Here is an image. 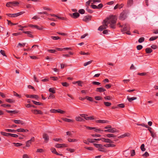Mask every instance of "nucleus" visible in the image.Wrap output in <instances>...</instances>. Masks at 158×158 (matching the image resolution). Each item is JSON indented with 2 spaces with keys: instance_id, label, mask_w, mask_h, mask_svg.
I'll return each mask as SVG.
<instances>
[{
  "instance_id": "obj_1",
  "label": "nucleus",
  "mask_w": 158,
  "mask_h": 158,
  "mask_svg": "<svg viewBox=\"0 0 158 158\" xmlns=\"http://www.w3.org/2000/svg\"><path fill=\"white\" fill-rule=\"evenodd\" d=\"M106 19H108L107 23L108 24H110V27L113 29H115V24L117 19V17L115 15H111Z\"/></svg>"
},
{
  "instance_id": "obj_2",
  "label": "nucleus",
  "mask_w": 158,
  "mask_h": 158,
  "mask_svg": "<svg viewBox=\"0 0 158 158\" xmlns=\"http://www.w3.org/2000/svg\"><path fill=\"white\" fill-rule=\"evenodd\" d=\"M108 20V19H106L103 22V25L100 26L98 28V30L102 31L103 30L106 28L108 27V24L107 23Z\"/></svg>"
},
{
  "instance_id": "obj_3",
  "label": "nucleus",
  "mask_w": 158,
  "mask_h": 158,
  "mask_svg": "<svg viewBox=\"0 0 158 158\" xmlns=\"http://www.w3.org/2000/svg\"><path fill=\"white\" fill-rule=\"evenodd\" d=\"M94 145L96 148L98 149V150L101 152H106L105 149L103 148V146L101 144L94 143Z\"/></svg>"
},
{
  "instance_id": "obj_4",
  "label": "nucleus",
  "mask_w": 158,
  "mask_h": 158,
  "mask_svg": "<svg viewBox=\"0 0 158 158\" xmlns=\"http://www.w3.org/2000/svg\"><path fill=\"white\" fill-rule=\"evenodd\" d=\"M19 4V3L17 2H9L6 3V6L8 7H12V6H15Z\"/></svg>"
},
{
  "instance_id": "obj_5",
  "label": "nucleus",
  "mask_w": 158,
  "mask_h": 158,
  "mask_svg": "<svg viewBox=\"0 0 158 158\" xmlns=\"http://www.w3.org/2000/svg\"><path fill=\"white\" fill-rule=\"evenodd\" d=\"M127 16L126 13L124 11H123L120 14L119 19L122 20H125Z\"/></svg>"
},
{
  "instance_id": "obj_6",
  "label": "nucleus",
  "mask_w": 158,
  "mask_h": 158,
  "mask_svg": "<svg viewBox=\"0 0 158 158\" xmlns=\"http://www.w3.org/2000/svg\"><path fill=\"white\" fill-rule=\"evenodd\" d=\"M122 27V29H121V31L123 32L129 30V27L126 24H123Z\"/></svg>"
},
{
  "instance_id": "obj_7",
  "label": "nucleus",
  "mask_w": 158,
  "mask_h": 158,
  "mask_svg": "<svg viewBox=\"0 0 158 158\" xmlns=\"http://www.w3.org/2000/svg\"><path fill=\"white\" fill-rule=\"evenodd\" d=\"M80 115L82 117H84L86 120L94 119L93 116L87 117V114H80Z\"/></svg>"
},
{
  "instance_id": "obj_8",
  "label": "nucleus",
  "mask_w": 158,
  "mask_h": 158,
  "mask_svg": "<svg viewBox=\"0 0 158 158\" xmlns=\"http://www.w3.org/2000/svg\"><path fill=\"white\" fill-rule=\"evenodd\" d=\"M55 146L57 148H60L66 147L67 145L65 144H57Z\"/></svg>"
},
{
  "instance_id": "obj_9",
  "label": "nucleus",
  "mask_w": 158,
  "mask_h": 158,
  "mask_svg": "<svg viewBox=\"0 0 158 158\" xmlns=\"http://www.w3.org/2000/svg\"><path fill=\"white\" fill-rule=\"evenodd\" d=\"M43 137L44 139V142L46 143H47L49 140L48 135L46 133H44L43 135Z\"/></svg>"
},
{
  "instance_id": "obj_10",
  "label": "nucleus",
  "mask_w": 158,
  "mask_h": 158,
  "mask_svg": "<svg viewBox=\"0 0 158 158\" xmlns=\"http://www.w3.org/2000/svg\"><path fill=\"white\" fill-rule=\"evenodd\" d=\"M91 18V16H86L84 17L83 20L87 22L90 20Z\"/></svg>"
},
{
  "instance_id": "obj_11",
  "label": "nucleus",
  "mask_w": 158,
  "mask_h": 158,
  "mask_svg": "<svg viewBox=\"0 0 158 158\" xmlns=\"http://www.w3.org/2000/svg\"><path fill=\"white\" fill-rule=\"evenodd\" d=\"M31 111L33 113L35 114H42V113L40 110H31Z\"/></svg>"
},
{
  "instance_id": "obj_12",
  "label": "nucleus",
  "mask_w": 158,
  "mask_h": 158,
  "mask_svg": "<svg viewBox=\"0 0 158 158\" xmlns=\"http://www.w3.org/2000/svg\"><path fill=\"white\" fill-rule=\"evenodd\" d=\"M26 96L27 98H34L35 99H37L39 97L38 95H29L28 94L26 95Z\"/></svg>"
},
{
  "instance_id": "obj_13",
  "label": "nucleus",
  "mask_w": 158,
  "mask_h": 158,
  "mask_svg": "<svg viewBox=\"0 0 158 158\" xmlns=\"http://www.w3.org/2000/svg\"><path fill=\"white\" fill-rule=\"evenodd\" d=\"M51 152L54 153L56 154V155H60L62 156V154H60L58 153L56 151V149L54 148H51Z\"/></svg>"
},
{
  "instance_id": "obj_14",
  "label": "nucleus",
  "mask_w": 158,
  "mask_h": 158,
  "mask_svg": "<svg viewBox=\"0 0 158 158\" xmlns=\"http://www.w3.org/2000/svg\"><path fill=\"white\" fill-rule=\"evenodd\" d=\"M105 91L106 90L102 87L97 88L96 89V91L100 92H103Z\"/></svg>"
},
{
  "instance_id": "obj_15",
  "label": "nucleus",
  "mask_w": 158,
  "mask_h": 158,
  "mask_svg": "<svg viewBox=\"0 0 158 158\" xmlns=\"http://www.w3.org/2000/svg\"><path fill=\"white\" fill-rule=\"evenodd\" d=\"M101 139H88L87 140L90 143H93L95 142L96 141V140L99 141V140H101Z\"/></svg>"
},
{
  "instance_id": "obj_16",
  "label": "nucleus",
  "mask_w": 158,
  "mask_h": 158,
  "mask_svg": "<svg viewBox=\"0 0 158 158\" xmlns=\"http://www.w3.org/2000/svg\"><path fill=\"white\" fill-rule=\"evenodd\" d=\"M133 3V0H128L127 6L128 7H130L131 6Z\"/></svg>"
},
{
  "instance_id": "obj_17",
  "label": "nucleus",
  "mask_w": 158,
  "mask_h": 158,
  "mask_svg": "<svg viewBox=\"0 0 158 158\" xmlns=\"http://www.w3.org/2000/svg\"><path fill=\"white\" fill-rule=\"evenodd\" d=\"M123 4H121L120 5H119L118 4H117L114 7V9H116L117 8H119V9H120L123 7Z\"/></svg>"
},
{
  "instance_id": "obj_18",
  "label": "nucleus",
  "mask_w": 158,
  "mask_h": 158,
  "mask_svg": "<svg viewBox=\"0 0 158 158\" xmlns=\"http://www.w3.org/2000/svg\"><path fill=\"white\" fill-rule=\"evenodd\" d=\"M18 132H26L28 131V130H25L23 128H19L16 131Z\"/></svg>"
},
{
  "instance_id": "obj_19",
  "label": "nucleus",
  "mask_w": 158,
  "mask_h": 158,
  "mask_svg": "<svg viewBox=\"0 0 158 158\" xmlns=\"http://www.w3.org/2000/svg\"><path fill=\"white\" fill-rule=\"evenodd\" d=\"M80 15L77 12H75L73 13L72 17L75 19L78 18Z\"/></svg>"
},
{
  "instance_id": "obj_20",
  "label": "nucleus",
  "mask_w": 158,
  "mask_h": 158,
  "mask_svg": "<svg viewBox=\"0 0 158 158\" xmlns=\"http://www.w3.org/2000/svg\"><path fill=\"white\" fill-rule=\"evenodd\" d=\"M16 124H24V123L23 121L21 120H14L13 121Z\"/></svg>"
},
{
  "instance_id": "obj_21",
  "label": "nucleus",
  "mask_w": 158,
  "mask_h": 158,
  "mask_svg": "<svg viewBox=\"0 0 158 158\" xmlns=\"http://www.w3.org/2000/svg\"><path fill=\"white\" fill-rule=\"evenodd\" d=\"M127 99L129 102H131L132 101L135 100L137 99V98L136 97H133L132 98H130L129 96H128Z\"/></svg>"
},
{
  "instance_id": "obj_22",
  "label": "nucleus",
  "mask_w": 158,
  "mask_h": 158,
  "mask_svg": "<svg viewBox=\"0 0 158 158\" xmlns=\"http://www.w3.org/2000/svg\"><path fill=\"white\" fill-rule=\"evenodd\" d=\"M130 135V134L128 133H125L124 134L121 135L118 137V138H123L126 136H128Z\"/></svg>"
},
{
  "instance_id": "obj_23",
  "label": "nucleus",
  "mask_w": 158,
  "mask_h": 158,
  "mask_svg": "<svg viewBox=\"0 0 158 158\" xmlns=\"http://www.w3.org/2000/svg\"><path fill=\"white\" fill-rule=\"evenodd\" d=\"M75 119L77 121L79 122H81L84 120L83 118L79 116L76 117Z\"/></svg>"
},
{
  "instance_id": "obj_24",
  "label": "nucleus",
  "mask_w": 158,
  "mask_h": 158,
  "mask_svg": "<svg viewBox=\"0 0 158 158\" xmlns=\"http://www.w3.org/2000/svg\"><path fill=\"white\" fill-rule=\"evenodd\" d=\"M97 123H108V121L107 120H98L96 121Z\"/></svg>"
},
{
  "instance_id": "obj_25",
  "label": "nucleus",
  "mask_w": 158,
  "mask_h": 158,
  "mask_svg": "<svg viewBox=\"0 0 158 158\" xmlns=\"http://www.w3.org/2000/svg\"><path fill=\"white\" fill-rule=\"evenodd\" d=\"M117 131L116 130V129L114 128H112L109 129V132L114 133L115 132H117Z\"/></svg>"
},
{
  "instance_id": "obj_26",
  "label": "nucleus",
  "mask_w": 158,
  "mask_h": 158,
  "mask_svg": "<svg viewBox=\"0 0 158 158\" xmlns=\"http://www.w3.org/2000/svg\"><path fill=\"white\" fill-rule=\"evenodd\" d=\"M62 119L65 122H73V120L67 118H62Z\"/></svg>"
},
{
  "instance_id": "obj_27",
  "label": "nucleus",
  "mask_w": 158,
  "mask_h": 158,
  "mask_svg": "<svg viewBox=\"0 0 158 158\" xmlns=\"http://www.w3.org/2000/svg\"><path fill=\"white\" fill-rule=\"evenodd\" d=\"M145 51L147 53H150L152 52V50L149 48H147L145 49Z\"/></svg>"
},
{
  "instance_id": "obj_28",
  "label": "nucleus",
  "mask_w": 158,
  "mask_h": 158,
  "mask_svg": "<svg viewBox=\"0 0 158 158\" xmlns=\"http://www.w3.org/2000/svg\"><path fill=\"white\" fill-rule=\"evenodd\" d=\"M23 33L25 34H27L29 35V36L32 38L33 36L31 35V31H24Z\"/></svg>"
},
{
  "instance_id": "obj_29",
  "label": "nucleus",
  "mask_w": 158,
  "mask_h": 158,
  "mask_svg": "<svg viewBox=\"0 0 158 158\" xmlns=\"http://www.w3.org/2000/svg\"><path fill=\"white\" fill-rule=\"evenodd\" d=\"M68 140L69 142H77V140L76 139H71L70 138H68Z\"/></svg>"
},
{
  "instance_id": "obj_30",
  "label": "nucleus",
  "mask_w": 158,
  "mask_h": 158,
  "mask_svg": "<svg viewBox=\"0 0 158 158\" xmlns=\"http://www.w3.org/2000/svg\"><path fill=\"white\" fill-rule=\"evenodd\" d=\"M1 134L5 136H10V133H7L5 132H1Z\"/></svg>"
},
{
  "instance_id": "obj_31",
  "label": "nucleus",
  "mask_w": 158,
  "mask_h": 158,
  "mask_svg": "<svg viewBox=\"0 0 158 158\" xmlns=\"http://www.w3.org/2000/svg\"><path fill=\"white\" fill-rule=\"evenodd\" d=\"M93 61L91 60L89 61L88 62H86L83 65L84 66H86L90 64L91 63H92Z\"/></svg>"
},
{
  "instance_id": "obj_32",
  "label": "nucleus",
  "mask_w": 158,
  "mask_h": 158,
  "mask_svg": "<svg viewBox=\"0 0 158 158\" xmlns=\"http://www.w3.org/2000/svg\"><path fill=\"white\" fill-rule=\"evenodd\" d=\"M5 131H6L11 132H15L16 130L9 129H5Z\"/></svg>"
},
{
  "instance_id": "obj_33",
  "label": "nucleus",
  "mask_w": 158,
  "mask_h": 158,
  "mask_svg": "<svg viewBox=\"0 0 158 158\" xmlns=\"http://www.w3.org/2000/svg\"><path fill=\"white\" fill-rule=\"evenodd\" d=\"M106 136L107 137H108V138H111V137L114 138L116 136L115 135H113V134H107Z\"/></svg>"
},
{
  "instance_id": "obj_34",
  "label": "nucleus",
  "mask_w": 158,
  "mask_h": 158,
  "mask_svg": "<svg viewBox=\"0 0 158 158\" xmlns=\"http://www.w3.org/2000/svg\"><path fill=\"white\" fill-rule=\"evenodd\" d=\"M6 112L9 113L15 114L18 113V112L15 110H6Z\"/></svg>"
},
{
  "instance_id": "obj_35",
  "label": "nucleus",
  "mask_w": 158,
  "mask_h": 158,
  "mask_svg": "<svg viewBox=\"0 0 158 158\" xmlns=\"http://www.w3.org/2000/svg\"><path fill=\"white\" fill-rule=\"evenodd\" d=\"M144 144H143L140 147V148L142 151H144L146 150V149L144 148Z\"/></svg>"
},
{
  "instance_id": "obj_36",
  "label": "nucleus",
  "mask_w": 158,
  "mask_h": 158,
  "mask_svg": "<svg viewBox=\"0 0 158 158\" xmlns=\"http://www.w3.org/2000/svg\"><path fill=\"white\" fill-rule=\"evenodd\" d=\"M144 38L143 37H141L139 38L138 40V42L140 43H142L144 41Z\"/></svg>"
},
{
  "instance_id": "obj_37",
  "label": "nucleus",
  "mask_w": 158,
  "mask_h": 158,
  "mask_svg": "<svg viewBox=\"0 0 158 158\" xmlns=\"http://www.w3.org/2000/svg\"><path fill=\"white\" fill-rule=\"evenodd\" d=\"M6 102L9 103H13L15 102V100L10 99H6Z\"/></svg>"
},
{
  "instance_id": "obj_38",
  "label": "nucleus",
  "mask_w": 158,
  "mask_h": 158,
  "mask_svg": "<svg viewBox=\"0 0 158 158\" xmlns=\"http://www.w3.org/2000/svg\"><path fill=\"white\" fill-rule=\"evenodd\" d=\"M49 91L53 94L55 93V91L53 88H51L49 89Z\"/></svg>"
},
{
  "instance_id": "obj_39",
  "label": "nucleus",
  "mask_w": 158,
  "mask_h": 158,
  "mask_svg": "<svg viewBox=\"0 0 158 158\" xmlns=\"http://www.w3.org/2000/svg\"><path fill=\"white\" fill-rule=\"evenodd\" d=\"M104 103L105 105L106 106H109L111 105V103L109 102H104Z\"/></svg>"
},
{
  "instance_id": "obj_40",
  "label": "nucleus",
  "mask_w": 158,
  "mask_h": 158,
  "mask_svg": "<svg viewBox=\"0 0 158 158\" xmlns=\"http://www.w3.org/2000/svg\"><path fill=\"white\" fill-rule=\"evenodd\" d=\"M31 141L28 140L26 143V145L27 147H29L30 146V145L31 143Z\"/></svg>"
},
{
  "instance_id": "obj_41",
  "label": "nucleus",
  "mask_w": 158,
  "mask_h": 158,
  "mask_svg": "<svg viewBox=\"0 0 158 158\" xmlns=\"http://www.w3.org/2000/svg\"><path fill=\"white\" fill-rule=\"evenodd\" d=\"M26 44V43H23V44L19 43L18 44V45L17 46V47L19 48V46H20V47H22V46L24 47V46H25Z\"/></svg>"
},
{
  "instance_id": "obj_42",
  "label": "nucleus",
  "mask_w": 158,
  "mask_h": 158,
  "mask_svg": "<svg viewBox=\"0 0 158 158\" xmlns=\"http://www.w3.org/2000/svg\"><path fill=\"white\" fill-rule=\"evenodd\" d=\"M32 102L36 105H41L42 104L40 102H37L35 101L32 100Z\"/></svg>"
},
{
  "instance_id": "obj_43",
  "label": "nucleus",
  "mask_w": 158,
  "mask_h": 158,
  "mask_svg": "<svg viewBox=\"0 0 158 158\" xmlns=\"http://www.w3.org/2000/svg\"><path fill=\"white\" fill-rule=\"evenodd\" d=\"M6 15L10 17H15V14H7Z\"/></svg>"
},
{
  "instance_id": "obj_44",
  "label": "nucleus",
  "mask_w": 158,
  "mask_h": 158,
  "mask_svg": "<svg viewBox=\"0 0 158 158\" xmlns=\"http://www.w3.org/2000/svg\"><path fill=\"white\" fill-rule=\"evenodd\" d=\"M105 142L107 143H113V142L109 139H106Z\"/></svg>"
},
{
  "instance_id": "obj_45",
  "label": "nucleus",
  "mask_w": 158,
  "mask_h": 158,
  "mask_svg": "<svg viewBox=\"0 0 158 158\" xmlns=\"http://www.w3.org/2000/svg\"><path fill=\"white\" fill-rule=\"evenodd\" d=\"M157 37H158L157 36L152 37L150 38L149 40H150V41L154 40L156 39L157 38Z\"/></svg>"
},
{
  "instance_id": "obj_46",
  "label": "nucleus",
  "mask_w": 158,
  "mask_h": 158,
  "mask_svg": "<svg viewBox=\"0 0 158 158\" xmlns=\"http://www.w3.org/2000/svg\"><path fill=\"white\" fill-rule=\"evenodd\" d=\"M62 85L64 86L67 87L69 85V84L67 82H62L61 83Z\"/></svg>"
},
{
  "instance_id": "obj_47",
  "label": "nucleus",
  "mask_w": 158,
  "mask_h": 158,
  "mask_svg": "<svg viewBox=\"0 0 158 158\" xmlns=\"http://www.w3.org/2000/svg\"><path fill=\"white\" fill-rule=\"evenodd\" d=\"M51 38L54 40H57L59 39L60 38L58 36H51Z\"/></svg>"
},
{
  "instance_id": "obj_48",
  "label": "nucleus",
  "mask_w": 158,
  "mask_h": 158,
  "mask_svg": "<svg viewBox=\"0 0 158 158\" xmlns=\"http://www.w3.org/2000/svg\"><path fill=\"white\" fill-rule=\"evenodd\" d=\"M13 144L15 145V146L16 147H19L20 146L22 145V144L19 143H13Z\"/></svg>"
},
{
  "instance_id": "obj_49",
  "label": "nucleus",
  "mask_w": 158,
  "mask_h": 158,
  "mask_svg": "<svg viewBox=\"0 0 158 158\" xmlns=\"http://www.w3.org/2000/svg\"><path fill=\"white\" fill-rule=\"evenodd\" d=\"M85 99H86L87 100L90 101H93V98H92L88 96H86L85 97Z\"/></svg>"
},
{
  "instance_id": "obj_50",
  "label": "nucleus",
  "mask_w": 158,
  "mask_h": 158,
  "mask_svg": "<svg viewBox=\"0 0 158 158\" xmlns=\"http://www.w3.org/2000/svg\"><path fill=\"white\" fill-rule=\"evenodd\" d=\"M92 2V0H89V1L87 2L86 3V6L88 7V6L89 5L90 2Z\"/></svg>"
},
{
  "instance_id": "obj_51",
  "label": "nucleus",
  "mask_w": 158,
  "mask_h": 158,
  "mask_svg": "<svg viewBox=\"0 0 158 158\" xmlns=\"http://www.w3.org/2000/svg\"><path fill=\"white\" fill-rule=\"evenodd\" d=\"M78 11L79 13L81 14H83L85 13V10L83 9H80Z\"/></svg>"
},
{
  "instance_id": "obj_52",
  "label": "nucleus",
  "mask_w": 158,
  "mask_h": 158,
  "mask_svg": "<svg viewBox=\"0 0 158 158\" xmlns=\"http://www.w3.org/2000/svg\"><path fill=\"white\" fill-rule=\"evenodd\" d=\"M138 50H140L143 48V46L141 45H138L136 47Z\"/></svg>"
},
{
  "instance_id": "obj_53",
  "label": "nucleus",
  "mask_w": 158,
  "mask_h": 158,
  "mask_svg": "<svg viewBox=\"0 0 158 158\" xmlns=\"http://www.w3.org/2000/svg\"><path fill=\"white\" fill-rule=\"evenodd\" d=\"M95 98L97 100H100L102 99V97L99 96L95 97Z\"/></svg>"
},
{
  "instance_id": "obj_54",
  "label": "nucleus",
  "mask_w": 158,
  "mask_h": 158,
  "mask_svg": "<svg viewBox=\"0 0 158 158\" xmlns=\"http://www.w3.org/2000/svg\"><path fill=\"white\" fill-rule=\"evenodd\" d=\"M67 150L70 151V152L71 153L75 151V150L73 149H71L69 148H67Z\"/></svg>"
},
{
  "instance_id": "obj_55",
  "label": "nucleus",
  "mask_w": 158,
  "mask_h": 158,
  "mask_svg": "<svg viewBox=\"0 0 158 158\" xmlns=\"http://www.w3.org/2000/svg\"><path fill=\"white\" fill-rule=\"evenodd\" d=\"M149 156V154L147 152H146L144 154L142 155L143 156L146 157H148Z\"/></svg>"
},
{
  "instance_id": "obj_56",
  "label": "nucleus",
  "mask_w": 158,
  "mask_h": 158,
  "mask_svg": "<svg viewBox=\"0 0 158 158\" xmlns=\"http://www.w3.org/2000/svg\"><path fill=\"white\" fill-rule=\"evenodd\" d=\"M80 53L81 55H89V53L88 52L85 53L82 51H81Z\"/></svg>"
},
{
  "instance_id": "obj_57",
  "label": "nucleus",
  "mask_w": 158,
  "mask_h": 158,
  "mask_svg": "<svg viewBox=\"0 0 158 158\" xmlns=\"http://www.w3.org/2000/svg\"><path fill=\"white\" fill-rule=\"evenodd\" d=\"M135 155V152L134 150H131V156H133Z\"/></svg>"
},
{
  "instance_id": "obj_58",
  "label": "nucleus",
  "mask_w": 158,
  "mask_h": 158,
  "mask_svg": "<svg viewBox=\"0 0 158 158\" xmlns=\"http://www.w3.org/2000/svg\"><path fill=\"white\" fill-rule=\"evenodd\" d=\"M92 84L94 85H99L101 83L99 82H97V81H93L92 82Z\"/></svg>"
},
{
  "instance_id": "obj_59",
  "label": "nucleus",
  "mask_w": 158,
  "mask_h": 158,
  "mask_svg": "<svg viewBox=\"0 0 158 158\" xmlns=\"http://www.w3.org/2000/svg\"><path fill=\"white\" fill-rule=\"evenodd\" d=\"M10 136H11L14 137H17L18 136V135H17L12 134L11 133H10Z\"/></svg>"
},
{
  "instance_id": "obj_60",
  "label": "nucleus",
  "mask_w": 158,
  "mask_h": 158,
  "mask_svg": "<svg viewBox=\"0 0 158 158\" xmlns=\"http://www.w3.org/2000/svg\"><path fill=\"white\" fill-rule=\"evenodd\" d=\"M130 69L131 70L136 69V68L135 67L133 64H132L130 67Z\"/></svg>"
},
{
  "instance_id": "obj_61",
  "label": "nucleus",
  "mask_w": 158,
  "mask_h": 158,
  "mask_svg": "<svg viewBox=\"0 0 158 158\" xmlns=\"http://www.w3.org/2000/svg\"><path fill=\"white\" fill-rule=\"evenodd\" d=\"M76 83H77L78 85L80 86H82L81 84L82 83V82L80 81H76Z\"/></svg>"
},
{
  "instance_id": "obj_62",
  "label": "nucleus",
  "mask_w": 158,
  "mask_h": 158,
  "mask_svg": "<svg viewBox=\"0 0 158 158\" xmlns=\"http://www.w3.org/2000/svg\"><path fill=\"white\" fill-rule=\"evenodd\" d=\"M91 6L93 9H98V6L96 5H91Z\"/></svg>"
},
{
  "instance_id": "obj_63",
  "label": "nucleus",
  "mask_w": 158,
  "mask_h": 158,
  "mask_svg": "<svg viewBox=\"0 0 158 158\" xmlns=\"http://www.w3.org/2000/svg\"><path fill=\"white\" fill-rule=\"evenodd\" d=\"M0 53L3 56H6L5 51L2 50H1L0 51Z\"/></svg>"
},
{
  "instance_id": "obj_64",
  "label": "nucleus",
  "mask_w": 158,
  "mask_h": 158,
  "mask_svg": "<svg viewBox=\"0 0 158 158\" xmlns=\"http://www.w3.org/2000/svg\"><path fill=\"white\" fill-rule=\"evenodd\" d=\"M118 106L121 108H123L124 107V105L123 104H120L118 105Z\"/></svg>"
}]
</instances>
